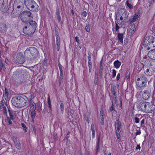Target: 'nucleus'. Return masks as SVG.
<instances>
[{
	"instance_id": "1",
	"label": "nucleus",
	"mask_w": 155,
	"mask_h": 155,
	"mask_svg": "<svg viewBox=\"0 0 155 155\" xmlns=\"http://www.w3.org/2000/svg\"><path fill=\"white\" fill-rule=\"evenodd\" d=\"M126 12L125 10L124 11H119L118 14L117 15V17L115 19V29L117 31L120 28L118 25L122 26L124 25L126 22L129 23V21H128V17Z\"/></svg>"
},
{
	"instance_id": "2",
	"label": "nucleus",
	"mask_w": 155,
	"mask_h": 155,
	"mask_svg": "<svg viewBox=\"0 0 155 155\" xmlns=\"http://www.w3.org/2000/svg\"><path fill=\"white\" fill-rule=\"evenodd\" d=\"M37 27L36 22L35 21H32L27 26L23 28V32L27 35H31L35 32Z\"/></svg>"
},
{
	"instance_id": "3",
	"label": "nucleus",
	"mask_w": 155,
	"mask_h": 155,
	"mask_svg": "<svg viewBox=\"0 0 155 155\" xmlns=\"http://www.w3.org/2000/svg\"><path fill=\"white\" fill-rule=\"evenodd\" d=\"M138 107L143 112L146 113H152L153 110V105L149 102H141Z\"/></svg>"
},
{
	"instance_id": "4",
	"label": "nucleus",
	"mask_w": 155,
	"mask_h": 155,
	"mask_svg": "<svg viewBox=\"0 0 155 155\" xmlns=\"http://www.w3.org/2000/svg\"><path fill=\"white\" fill-rule=\"evenodd\" d=\"M25 5L27 8L31 11L37 12L39 9V6L33 0H26Z\"/></svg>"
},
{
	"instance_id": "5",
	"label": "nucleus",
	"mask_w": 155,
	"mask_h": 155,
	"mask_svg": "<svg viewBox=\"0 0 155 155\" xmlns=\"http://www.w3.org/2000/svg\"><path fill=\"white\" fill-rule=\"evenodd\" d=\"M28 54L33 59L37 58L39 54V52L37 49L35 47H31L27 48L25 51V54Z\"/></svg>"
},
{
	"instance_id": "6",
	"label": "nucleus",
	"mask_w": 155,
	"mask_h": 155,
	"mask_svg": "<svg viewBox=\"0 0 155 155\" xmlns=\"http://www.w3.org/2000/svg\"><path fill=\"white\" fill-rule=\"evenodd\" d=\"M114 126L116 137L119 143L121 142L120 139V133L122 128L121 123L119 120H116L114 123Z\"/></svg>"
},
{
	"instance_id": "7",
	"label": "nucleus",
	"mask_w": 155,
	"mask_h": 155,
	"mask_svg": "<svg viewBox=\"0 0 155 155\" xmlns=\"http://www.w3.org/2000/svg\"><path fill=\"white\" fill-rule=\"evenodd\" d=\"M154 37L152 35L147 36L144 40L143 46L145 48H147L148 50L152 47H154Z\"/></svg>"
},
{
	"instance_id": "8",
	"label": "nucleus",
	"mask_w": 155,
	"mask_h": 155,
	"mask_svg": "<svg viewBox=\"0 0 155 155\" xmlns=\"http://www.w3.org/2000/svg\"><path fill=\"white\" fill-rule=\"evenodd\" d=\"M147 81V78L144 76H141L136 80V86L141 88L145 87Z\"/></svg>"
},
{
	"instance_id": "9",
	"label": "nucleus",
	"mask_w": 155,
	"mask_h": 155,
	"mask_svg": "<svg viewBox=\"0 0 155 155\" xmlns=\"http://www.w3.org/2000/svg\"><path fill=\"white\" fill-rule=\"evenodd\" d=\"M144 72L147 76L150 77L155 73V68L148 67L143 68Z\"/></svg>"
},
{
	"instance_id": "10",
	"label": "nucleus",
	"mask_w": 155,
	"mask_h": 155,
	"mask_svg": "<svg viewBox=\"0 0 155 155\" xmlns=\"http://www.w3.org/2000/svg\"><path fill=\"white\" fill-rule=\"evenodd\" d=\"M15 60L16 62L19 64H23L25 61L23 55L21 53L17 54Z\"/></svg>"
},
{
	"instance_id": "11",
	"label": "nucleus",
	"mask_w": 155,
	"mask_h": 155,
	"mask_svg": "<svg viewBox=\"0 0 155 155\" xmlns=\"http://www.w3.org/2000/svg\"><path fill=\"white\" fill-rule=\"evenodd\" d=\"M20 100V107L25 106L28 100V98L25 96L19 97Z\"/></svg>"
},
{
	"instance_id": "12",
	"label": "nucleus",
	"mask_w": 155,
	"mask_h": 155,
	"mask_svg": "<svg viewBox=\"0 0 155 155\" xmlns=\"http://www.w3.org/2000/svg\"><path fill=\"white\" fill-rule=\"evenodd\" d=\"M12 140L13 141L16 148L18 150L21 149V143L18 139L15 136H13L12 137Z\"/></svg>"
},
{
	"instance_id": "13",
	"label": "nucleus",
	"mask_w": 155,
	"mask_h": 155,
	"mask_svg": "<svg viewBox=\"0 0 155 155\" xmlns=\"http://www.w3.org/2000/svg\"><path fill=\"white\" fill-rule=\"evenodd\" d=\"M19 97H13L12 99V103L15 106L20 107V100Z\"/></svg>"
},
{
	"instance_id": "14",
	"label": "nucleus",
	"mask_w": 155,
	"mask_h": 155,
	"mask_svg": "<svg viewBox=\"0 0 155 155\" xmlns=\"http://www.w3.org/2000/svg\"><path fill=\"white\" fill-rule=\"evenodd\" d=\"M150 92L149 90H144L142 93V97L144 100H148L150 97Z\"/></svg>"
},
{
	"instance_id": "15",
	"label": "nucleus",
	"mask_w": 155,
	"mask_h": 155,
	"mask_svg": "<svg viewBox=\"0 0 155 155\" xmlns=\"http://www.w3.org/2000/svg\"><path fill=\"white\" fill-rule=\"evenodd\" d=\"M139 13H136L131 18H130L129 20V24H131L136 21L139 18Z\"/></svg>"
},
{
	"instance_id": "16",
	"label": "nucleus",
	"mask_w": 155,
	"mask_h": 155,
	"mask_svg": "<svg viewBox=\"0 0 155 155\" xmlns=\"http://www.w3.org/2000/svg\"><path fill=\"white\" fill-rule=\"evenodd\" d=\"M7 30L6 25L5 23L0 24V31L1 33H4Z\"/></svg>"
},
{
	"instance_id": "17",
	"label": "nucleus",
	"mask_w": 155,
	"mask_h": 155,
	"mask_svg": "<svg viewBox=\"0 0 155 155\" xmlns=\"http://www.w3.org/2000/svg\"><path fill=\"white\" fill-rule=\"evenodd\" d=\"M147 55L149 58L153 60H155V49L152 50L147 54Z\"/></svg>"
},
{
	"instance_id": "18",
	"label": "nucleus",
	"mask_w": 155,
	"mask_h": 155,
	"mask_svg": "<svg viewBox=\"0 0 155 155\" xmlns=\"http://www.w3.org/2000/svg\"><path fill=\"white\" fill-rule=\"evenodd\" d=\"M111 94L114 97V99L116 100L117 98V89L116 86L115 85H113L111 86Z\"/></svg>"
},
{
	"instance_id": "19",
	"label": "nucleus",
	"mask_w": 155,
	"mask_h": 155,
	"mask_svg": "<svg viewBox=\"0 0 155 155\" xmlns=\"http://www.w3.org/2000/svg\"><path fill=\"white\" fill-rule=\"evenodd\" d=\"M100 138H101V133H100L98 135L97 140L96 142V154H97L98 152L99 147Z\"/></svg>"
},
{
	"instance_id": "20",
	"label": "nucleus",
	"mask_w": 155,
	"mask_h": 155,
	"mask_svg": "<svg viewBox=\"0 0 155 155\" xmlns=\"http://www.w3.org/2000/svg\"><path fill=\"white\" fill-rule=\"evenodd\" d=\"M152 66L151 61L149 59H146L144 62L143 68L150 67Z\"/></svg>"
},
{
	"instance_id": "21",
	"label": "nucleus",
	"mask_w": 155,
	"mask_h": 155,
	"mask_svg": "<svg viewBox=\"0 0 155 155\" xmlns=\"http://www.w3.org/2000/svg\"><path fill=\"white\" fill-rule=\"evenodd\" d=\"M58 64L59 67V69L60 73V77L59 79H61V80H62L63 78V71L62 68V66L60 64L59 62V61L58 60Z\"/></svg>"
},
{
	"instance_id": "22",
	"label": "nucleus",
	"mask_w": 155,
	"mask_h": 155,
	"mask_svg": "<svg viewBox=\"0 0 155 155\" xmlns=\"http://www.w3.org/2000/svg\"><path fill=\"white\" fill-rule=\"evenodd\" d=\"M13 76L15 78L20 77L22 75V72L19 70H17L13 73Z\"/></svg>"
},
{
	"instance_id": "23",
	"label": "nucleus",
	"mask_w": 155,
	"mask_h": 155,
	"mask_svg": "<svg viewBox=\"0 0 155 155\" xmlns=\"http://www.w3.org/2000/svg\"><path fill=\"white\" fill-rule=\"evenodd\" d=\"M31 14V12L30 11H26L24 12L21 15L24 16L28 19L30 17Z\"/></svg>"
},
{
	"instance_id": "24",
	"label": "nucleus",
	"mask_w": 155,
	"mask_h": 155,
	"mask_svg": "<svg viewBox=\"0 0 155 155\" xmlns=\"http://www.w3.org/2000/svg\"><path fill=\"white\" fill-rule=\"evenodd\" d=\"M8 112L9 116V117L11 118L12 119H15V115L14 111L8 109Z\"/></svg>"
},
{
	"instance_id": "25",
	"label": "nucleus",
	"mask_w": 155,
	"mask_h": 155,
	"mask_svg": "<svg viewBox=\"0 0 155 155\" xmlns=\"http://www.w3.org/2000/svg\"><path fill=\"white\" fill-rule=\"evenodd\" d=\"M30 111H35L36 108V104L34 103L33 102L30 101Z\"/></svg>"
},
{
	"instance_id": "26",
	"label": "nucleus",
	"mask_w": 155,
	"mask_h": 155,
	"mask_svg": "<svg viewBox=\"0 0 155 155\" xmlns=\"http://www.w3.org/2000/svg\"><path fill=\"white\" fill-rule=\"evenodd\" d=\"M121 65V62L118 60L115 61L114 62V67L116 69L119 68Z\"/></svg>"
},
{
	"instance_id": "27",
	"label": "nucleus",
	"mask_w": 155,
	"mask_h": 155,
	"mask_svg": "<svg viewBox=\"0 0 155 155\" xmlns=\"http://www.w3.org/2000/svg\"><path fill=\"white\" fill-rule=\"evenodd\" d=\"M5 69L6 68L3 61L0 59V71H1L2 70L5 71Z\"/></svg>"
},
{
	"instance_id": "28",
	"label": "nucleus",
	"mask_w": 155,
	"mask_h": 155,
	"mask_svg": "<svg viewBox=\"0 0 155 155\" xmlns=\"http://www.w3.org/2000/svg\"><path fill=\"white\" fill-rule=\"evenodd\" d=\"M30 116L31 118V121L33 122L34 121V119L36 115V112L35 111L31 110Z\"/></svg>"
},
{
	"instance_id": "29",
	"label": "nucleus",
	"mask_w": 155,
	"mask_h": 155,
	"mask_svg": "<svg viewBox=\"0 0 155 155\" xmlns=\"http://www.w3.org/2000/svg\"><path fill=\"white\" fill-rule=\"evenodd\" d=\"M118 40L122 44L123 43V34L122 33H119L117 35Z\"/></svg>"
},
{
	"instance_id": "30",
	"label": "nucleus",
	"mask_w": 155,
	"mask_h": 155,
	"mask_svg": "<svg viewBox=\"0 0 155 155\" xmlns=\"http://www.w3.org/2000/svg\"><path fill=\"white\" fill-rule=\"evenodd\" d=\"M59 103L60 107V109L62 114H63L64 110V104L62 101H59Z\"/></svg>"
},
{
	"instance_id": "31",
	"label": "nucleus",
	"mask_w": 155,
	"mask_h": 155,
	"mask_svg": "<svg viewBox=\"0 0 155 155\" xmlns=\"http://www.w3.org/2000/svg\"><path fill=\"white\" fill-rule=\"evenodd\" d=\"M136 26L135 25L133 24L131 27L130 31L131 34H133L136 31Z\"/></svg>"
},
{
	"instance_id": "32",
	"label": "nucleus",
	"mask_w": 155,
	"mask_h": 155,
	"mask_svg": "<svg viewBox=\"0 0 155 155\" xmlns=\"http://www.w3.org/2000/svg\"><path fill=\"white\" fill-rule=\"evenodd\" d=\"M25 0H15V3H18L19 5H24L25 4Z\"/></svg>"
},
{
	"instance_id": "33",
	"label": "nucleus",
	"mask_w": 155,
	"mask_h": 155,
	"mask_svg": "<svg viewBox=\"0 0 155 155\" xmlns=\"http://www.w3.org/2000/svg\"><path fill=\"white\" fill-rule=\"evenodd\" d=\"M14 119H12L10 117H9L8 116H7L6 117V122L8 125H11L12 124V120H13Z\"/></svg>"
},
{
	"instance_id": "34",
	"label": "nucleus",
	"mask_w": 155,
	"mask_h": 155,
	"mask_svg": "<svg viewBox=\"0 0 155 155\" xmlns=\"http://www.w3.org/2000/svg\"><path fill=\"white\" fill-rule=\"evenodd\" d=\"M98 80V73L97 72H95L94 79V84L95 85H96L97 84V82Z\"/></svg>"
},
{
	"instance_id": "35",
	"label": "nucleus",
	"mask_w": 155,
	"mask_h": 155,
	"mask_svg": "<svg viewBox=\"0 0 155 155\" xmlns=\"http://www.w3.org/2000/svg\"><path fill=\"white\" fill-rule=\"evenodd\" d=\"M21 19L23 22L25 23H27L28 22V18L24 16H21Z\"/></svg>"
},
{
	"instance_id": "36",
	"label": "nucleus",
	"mask_w": 155,
	"mask_h": 155,
	"mask_svg": "<svg viewBox=\"0 0 155 155\" xmlns=\"http://www.w3.org/2000/svg\"><path fill=\"white\" fill-rule=\"evenodd\" d=\"M8 96V92L7 90L6 89V88H5V92L3 94V96L5 98V100H7Z\"/></svg>"
},
{
	"instance_id": "37",
	"label": "nucleus",
	"mask_w": 155,
	"mask_h": 155,
	"mask_svg": "<svg viewBox=\"0 0 155 155\" xmlns=\"http://www.w3.org/2000/svg\"><path fill=\"white\" fill-rule=\"evenodd\" d=\"M55 36L56 38V42H60V38L58 31H57L56 33Z\"/></svg>"
},
{
	"instance_id": "38",
	"label": "nucleus",
	"mask_w": 155,
	"mask_h": 155,
	"mask_svg": "<svg viewBox=\"0 0 155 155\" xmlns=\"http://www.w3.org/2000/svg\"><path fill=\"white\" fill-rule=\"evenodd\" d=\"M21 5H19L18 3H15V2H14V5L13 6V9H19L21 8Z\"/></svg>"
},
{
	"instance_id": "39",
	"label": "nucleus",
	"mask_w": 155,
	"mask_h": 155,
	"mask_svg": "<svg viewBox=\"0 0 155 155\" xmlns=\"http://www.w3.org/2000/svg\"><path fill=\"white\" fill-rule=\"evenodd\" d=\"M3 106V114L7 116V112L6 107L5 106H4V104Z\"/></svg>"
},
{
	"instance_id": "40",
	"label": "nucleus",
	"mask_w": 155,
	"mask_h": 155,
	"mask_svg": "<svg viewBox=\"0 0 155 155\" xmlns=\"http://www.w3.org/2000/svg\"><path fill=\"white\" fill-rule=\"evenodd\" d=\"M21 126L22 127L23 129L25 132H26L28 130V128L26 127V125L25 124L23 123H21Z\"/></svg>"
},
{
	"instance_id": "41",
	"label": "nucleus",
	"mask_w": 155,
	"mask_h": 155,
	"mask_svg": "<svg viewBox=\"0 0 155 155\" xmlns=\"http://www.w3.org/2000/svg\"><path fill=\"white\" fill-rule=\"evenodd\" d=\"M91 25L90 24H88L86 25L85 29L86 31L89 32L90 30Z\"/></svg>"
},
{
	"instance_id": "42",
	"label": "nucleus",
	"mask_w": 155,
	"mask_h": 155,
	"mask_svg": "<svg viewBox=\"0 0 155 155\" xmlns=\"http://www.w3.org/2000/svg\"><path fill=\"white\" fill-rule=\"evenodd\" d=\"M130 74L128 72H127L126 75V81H128L130 80Z\"/></svg>"
},
{
	"instance_id": "43",
	"label": "nucleus",
	"mask_w": 155,
	"mask_h": 155,
	"mask_svg": "<svg viewBox=\"0 0 155 155\" xmlns=\"http://www.w3.org/2000/svg\"><path fill=\"white\" fill-rule=\"evenodd\" d=\"M114 106V103L113 102H112L111 106L109 108V110L110 111H112L113 110H115V108Z\"/></svg>"
},
{
	"instance_id": "44",
	"label": "nucleus",
	"mask_w": 155,
	"mask_h": 155,
	"mask_svg": "<svg viewBox=\"0 0 155 155\" xmlns=\"http://www.w3.org/2000/svg\"><path fill=\"white\" fill-rule=\"evenodd\" d=\"M126 4L127 5L130 9L131 8H132L133 6L130 4L129 3L128 1V0H127Z\"/></svg>"
},
{
	"instance_id": "45",
	"label": "nucleus",
	"mask_w": 155,
	"mask_h": 155,
	"mask_svg": "<svg viewBox=\"0 0 155 155\" xmlns=\"http://www.w3.org/2000/svg\"><path fill=\"white\" fill-rule=\"evenodd\" d=\"M112 77L113 78H114L116 76V71L114 69L112 70Z\"/></svg>"
},
{
	"instance_id": "46",
	"label": "nucleus",
	"mask_w": 155,
	"mask_h": 155,
	"mask_svg": "<svg viewBox=\"0 0 155 155\" xmlns=\"http://www.w3.org/2000/svg\"><path fill=\"white\" fill-rule=\"evenodd\" d=\"M155 1V0H150L148 2L149 3V7H150L153 5Z\"/></svg>"
},
{
	"instance_id": "47",
	"label": "nucleus",
	"mask_w": 155,
	"mask_h": 155,
	"mask_svg": "<svg viewBox=\"0 0 155 155\" xmlns=\"http://www.w3.org/2000/svg\"><path fill=\"white\" fill-rule=\"evenodd\" d=\"M88 62L91 61V56L90 53H88L87 56Z\"/></svg>"
},
{
	"instance_id": "48",
	"label": "nucleus",
	"mask_w": 155,
	"mask_h": 155,
	"mask_svg": "<svg viewBox=\"0 0 155 155\" xmlns=\"http://www.w3.org/2000/svg\"><path fill=\"white\" fill-rule=\"evenodd\" d=\"M87 15V13L86 11H84L82 13V17L85 18L86 17Z\"/></svg>"
},
{
	"instance_id": "49",
	"label": "nucleus",
	"mask_w": 155,
	"mask_h": 155,
	"mask_svg": "<svg viewBox=\"0 0 155 155\" xmlns=\"http://www.w3.org/2000/svg\"><path fill=\"white\" fill-rule=\"evenodd\" d=\"M56 15H60L59 9L58 7L56 8Z\"/></svg>"
},
{
	"instance_id": "50",
	"label": "nucleus",
	"mask_w": 155,
	"mask_h": 155,
	"mask_svg": "<svg viewBox=\"0 0 155 155\" xmlns=\"http://www.w3.org/2000/svg\"><path fill=\"white\" fill-rule=\"evenodd\" d=\"M7 150L8 152L10 151V152H15V149H13L12 148H8L7 149Z\"/></svg>"
},
{
	"instance_id": "51",
	"label": "nucleus",
	"mask_w": 155,
	"mask_h": 155,
	"mask_svg": "<svg viewBox=\"0 0 155 155\" xmlns=\"http://www.w3.org/2000/svg\"><path fill=\"white\" fill-rule=\"evenodd\" d=\"M134 121L137 124L139 122V119L137 117H135L134 120Z\"/></svg>"
},
{
	"instance_id": "52",
	"label": "nucleus",
	"mask_w": 155,
	"mask_h": 155,
	"mask_svg": "<svg viewBox=\"0 0 155 155\" xmlns=\"http://www.w3.org/2000/svg\"><path fill=\"white\" fill-rule=\"evenodd\" d=\"M57 17L58 22L60 23L61 21V15H57Z\"/></svg>"
},
{
	"instance_id": "53",
	"label": "nucleus",
	"mask_w": 155,
	"mask_h": 155,
	"mask_svg": "<svg viewBox=\"0 0 155 155\" xmlns=\"http://www.w3.org/2000/svg\"><path fill=\"white\" fill-rule=\"evenodd\" d=\"M56 45L57 51H59L60 49V42H56Z\"/></svg>"
},
{
	"instance_id": "54",
	"label": "nucleus",
	"mask_w": 155,
	"mask_h": 155,
	"mask_svg": "<svg viewBox=\"0 0 155 155\" xmlns=\"http://www.w3.org/2000/svg\"><path fill=\"white\" fill-rule=\"evenodd\" d=\"M75 41L78 44H79L80 41L79 40V37L78 36H76L75 37Z\"/></svg>"
},
{
	"instance_id": "55",
	"label": "nucleus",
	"mask_w": 155,
	"mask_h": 155,
	"mask_svg": "<svg viewBox=\"0 0 155 155\" xmlns=\"http://www.w3.org/2000/svg\"><path fill=\"white\" fill-rule=\"evenodd\" d=\"M91 129L92 131H95L94 126V124L93 123H92L91 124Z\"/></svg>"
},
{
	"instance_id": "56",
	"label": "nucleus",
	"mask_w": 155,
	"mask_h": 155,
	"mask_svg": "<svg viewBox=\"0 0 155 155\" xmlns=\"http://www.w3.org/2000/svg\"><path fill=\"white\" fill-rule=\"evenodd\" d=\"M101 125H103L104 124V118L101 119Z\"/></svg>"
},
{
	"instance_id": "57",
	"label": "nucleus",
	"mask_w": 155,
	"mask_h": 155,
	"mask_svg": "<svg viewBox=\"0 0 155 155\" xmlns=\"http://www.w3.org/2000/svg\"><path fill=\"white\" fill-rule=\"evenodd\" d=\"M120 74L119 73H118L117 74V78H116V79L117 81H118L120 78Z\"/></svg>"
},
{
	"instance_id": "58",
	"label": "nucleus",
	"mask_w": 155,
	"mask_h": 155,
	"mask_svg": "<svg viewBox=\"0 0 155 155\" xmlns=\"http://www.w3.org/2000/svg\"><path fill=\"white\" fill-rule=\"evenodd\" d=\"M144 121H145L144 119H143L142 120L141 122V126H143V125L144 124Z\"/></svg>"
},
{
	"instance_id": "59",
	"label": "nucleus",
	"mask_w": 155,
	"mask_h": 155,
	"mask_svg": "<svg viewBox=\"0 0 155 155\" xmlns=\"http://www.w3.org/2000/svg\"><path fill=\"white\" fill-rule=\"evenodd\" d=\"M141 148V147L139 144L137 145L136 147V149L140 150Z\"/></svg>"
},
{
	"instance_id": "60",
	"label": "nucleus",
	"mask_w": 155,
	"mask_h": 155,
	"mask_svg": "<svg viewBox=\"0 0 155 155\" xmlns=\"http://www.w3.org/2000/svg\"><path fill=\"white\" fill-rule=\"evenodd\" d=\"M100 113V115H104V110L103 109H101V110Z\"/></svg>"
},
{
	"instance_id": "61",
	"label": "nucleus",
	"mask_w": 155,
	"mask_h": 155,
	"mask_svg": "<svg viewBox=\"0 0 155 155\" xmlns=\"http://www.w3.org/2000/svg\"><path fill=\"white\" fill-rule=\"evenodd\" d=\"M47 101H48V103H51L50 97V96H48V97Z\"/></svg>"
},
{
	"instance_id": "62",
	"label": "nucleus",
	"mask_w": 155,
	"mask_h": 155,
	"mask_svg": "<svg viewBox=\"0 0 155 155\" xmlns=\"http://www.w3.org/2000/svg\"><path fill=\"white\" fill-rule=\"evenodd\" d=\"M88 67H92V62L91 61H88Z\"/></svg>"
},
{
	"instance_id": "63",
	"label": "nucleus",
	"mask_w": 155,
	"mask_h": 155,
	"mask_svg": "<svg viewBox=\"0 0 155 155\" xmlns=\"http://www.w3.org/2000/svg\"><path fill=\"white\" fill-rule=\"evenodd\" d=\"M92 138H94L95 136V131H92Z\"/></svg>"
},
{
	"instance_id": "64",
	"label": "nucleus",
	"mask_w": 155,
	"mask_h": 155,
	"mask_svg": "<svg viewBox=\"0 0 155 155\" xmlns=\"http://www.w3.org/2000/svg\"><path fill=\"white\" fill-rule=\"evenodd\" d=\"M48 108L50 109L51 110V103H48Z\"/></svg>"
}]
</instances>
